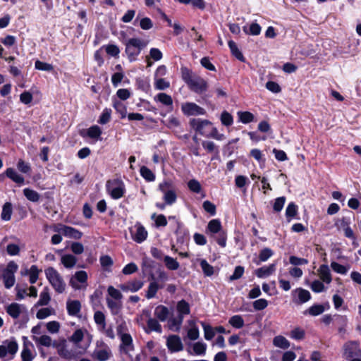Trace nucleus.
<instances>
[{"label":"nucleus","mask_w":361,"mask_h":361,"mask_svg":"<svg viewBox=\"0 0 361 361\" xmlns=\"http://www.w3.org/2000/svg\"><path fill=\"white\" fill-rule=\"evenodd\" d=\"M45 275L55 291L58 293H63L66 290V283L63 277L54 267H48L45 269Z\"/></svg>","instance_id":"obj_1"},{"label":"nucleus","mask_w":361,"mask_h":361,"mask_svg":"<svg viewBox=\"0 0 361 361\" xmlns=\"http://www.w3.org/2000/svg\"><path fill=\"white\" fill-rule=\"evenodd\" d=\"M147 42L139 38H130L126 43V53L130 61L135 60Z\"/></svg>","instance_id":"obj_2"},{"label":"nucleus","mask_w":361,"mask_h":361,"mask_svg":"<svg viewBox=\"0 0 361 361\" xmlns=\"http://www.w3.org/2000/svg\"><path fill=\"white\" fill-rule=\"evenodd\" d=\"M87 274L85 271H78L70 279V285L75 290L86 288L87 286Z\"/></svg>","instance_id":"obj_3"},{"label":"nucleus","mask_w":361,"mask_h":361,"mask_svg":"<svg viewBox=\"0 0 361 361\" xmlns=\"http://www.w3.org/2000/svg\"><path fill=\"white\" fill-rule=\"evenodd\" d=\"M343 355L346 360L361 356L360 343L357 341H348L343 345Z\"/></svg>","instance_id":"obj_4"},{"label":"nucleus","mask_w":361,"mask_h":361,"mask_svg":"<svg viewBox=\"0 0 361 361\" xmlns=\"http://www.w3.org/2000/svg\"><path fill=\"white\" fill-rule=\"evenodd\" d=\"M181 110L183 114L188 116L204 115L206 114L204 109L194 102H185L182 104Z\"/></svg>","instance_id":"obj_5"},{"label":"nucleus","mask_w":361,"mask_h":361,"mask_svg":"<svg viewBox=\"0 0 361 361\" xmlns=\"http://www.w3.org/2000/svg\"><path fill=\"white\" fill-rule=\"evenodd\" d=\"M120 353L131 357L130 353L135 350L133 340L131 335H122V337L120 338Z\"/></svg>","instance_id":"obj_6"},{"label":"nucleus","mask_w":361,"mask_h":361,"mask_svg":"<svg viewBox=\"0 0 361 361\" xmlns=\"http://www.w3.org/2000/svg\"><path fill=\"white\" fill-rule=\"evenodd\" d=\"M292 295L293 302L297 305L305 303L311 299L310 293L302 288H298L293 290Z\"/></svg>","instance_id":"obj_7"},{"label":"nucleus","mask_w":361,"mask_h":361,"mask_svg":"<svg viewBox=\"0 0 361 361\" xmlns=\"http://www.w3.org/2000/svg\"><path fill=\"white\" fill-rule=\"evenodd\" d=\"M18 349V345L15 339L6 340L0 345V357H4L7 353L15 355Z\"/></svg>","instance_id":"obj_8"},{"label":"nucleus","mask_w":361,"mask_h":361,"mask_svg":"<svg viewBox=\"0 0 361 361\" xmlns=\"http://www.w3.org/2000/svg\"><path fill=\"white\" fill-rule=\"evenodd\" d=\"M188 85L192 91L197 94L204 92L208 87L207 81L197 75L195 76Z\"/></svg>","instance_id":"obj_9"},{"label":"nucleus","mask_w":361,"mask_h":361,"mask_svg":"<svg viewBox=\"0 0 361 361\" xmlns=\"http://www.w3.org/2000/svg\"><path fill=\"white\" fill-rule=\"evenodd\" d=\"M166 345L171 353L179 352L183 349V345L179 336L171 335L167 338Z\"/></svg>","instance_id":"obj_10"},{"label":"nucleus","mask_w":361,"mask_h":361,"mask_svg":"<svg viewBox=\"0 0 361 361\" xmlns=\"http://www.w3.org/2000/svg\"><path fill=\"white\" fill-rule=\"evenodd\" d=\"M190 126L200 135L207 137L205 128L207 126L212 125V123L208 120H202L200 118H192L190 121Z\"/></svg>","instance_id":"obj_11"},{"label":"nucleus","mask_w":361,"mask_h":361,"mask_svg":"<svg viewBox=\"0 0 361 361\" xmlns=\"http://www.w3.org/2000/svg\"><path fill=\"white\" fill-rule=\"evenodd\" d=\"M55 231L62 233L63 235L68 238H73L75 240L80 239L82 233L80 231L66 225H60L58 229H55Z\"/></svg>","instance_id":"obj_12"},{"label":"nucleus","mask_w":361,"mask_h":361,"mask_svg":"<svg viewBox=\"0 0 361 361\" xmlns=\"http://www.w3.org/2000/svg\"><path fill=\"white\" fill-rule=\"evenodd\" d=\"M144 282L140 280L134 279L129 281L120 286V288L124 292H137L142 288Z\"/></svg>","instance_id":"obj_13"},{"label":"nucleus","mask_w":361,"mask_h":361,"mask_svg":"<svg viewBox=\"0 0 361 361\" xmlns=\"http://www.w3.org/2000/svg\"><path fill=\"white\" fill-rule=\"evenodd\" d=\"M92 356L99 361H106L112 356V353L110 348L105 345L103 348L95 349Z\"/></svg>","instance_id":"obj_14"},{"label":"nucleus","mask_w":361,"mask_h":361,"mask_svg":"<svg viewBox=\"0 0 361 361\" xmlns=\"http://www.w3.org/2000/svg\"><path fill=\"white\" fill-rule=\"evenodd\" d=\"M136 229L135 233H132L133 239L137 243H142L147 237V231L145 230V227L137 224L135 226Z\"/></svg>","instance_id":"obj_15"},{"label":"nucleus","mask_w":361,"mask_h":361,"mask_svg":"<svg viewBox=\"0 0 361 361\" xmlns=\"http://www.w3.org/2000/svg\"><path fill=\"white\" fill-rule=\"evenodd\" d=\"M53 347L57 349L58 353L61 357L65 359H71L72 357L73 354L71 351L67 348L65 340L59 343L54 341L53 343Z\"/></svg>","instance_id":"obj_16"},{"label":"nucleus","mask_w":361,"mask_h":361,"mask_svg":"<svg viewBox=\"0 0 361 361\" xmlns=\"http://www.w3.org/2000/svg\"><path fill=\"white\" fill-rule=\"evenodd\" d=\"M146 314L149 317L147 322V329H145L146 333L149 334L151 331H156L161 334L162 329L159 322L156 319L150 317L149 312H147Z\"/></svg>","instance_id":"obj_17"},{"label":"nucleus","mask_w":361,"mask_h":361,"mask_svg":"<svg viewBox=\"0 0 361 361\" xmlns=\"http://www.w3.org/2000/svg\"><path fill=\"white\" fill-rule=\"evenodd\" d=\"M318 274L320 278V279L327 284H329L331 281V274L329 269V267L326 264H322L319 267L318 269Z\"/></svg>","instance_id":"obj_18"},{"label":"nucleus","mask_w":361,"mask_h":361,"mask_svg":"<svg viewBox=\"0 0 361 361\" xmlns=\"http://www.w3.org/2000/svg\"><path fill=\"white\" fill-rule=\"evenodd\" d=\"M66 308L69 315L77 316L80 312V302L79 300H68Z\"/></svg>","instance_id":"obj_19"},{"label":"nucleus","mask_w":361,"mask_h":361,"mask_svg":"<svg viewBox=\"0 0 361 361\" xmlns=\"http://www.w3.org/2000/svg\"><path fill=\"white\" fill-rule=\"evenodd\" d=\"M276 270L275 264H271L269 266H264L257 269L255 271V274L259 278H265L271 275Z\"/></svg>","instance_id":"obj_20"},{"label":"nucleus","mask_w":361,"mask_h":361,"mask_svg":"<svg viewBox=\"0 0 361 361\" xmlns=\"http://www.w3.org/2000/svg\"><path fill=\"white\" fill-rule=\"evenodd\" d=\"M169 314V309L164 305H158L154 310V316L161 322H165Z\"/></svg>","instance_id":"obj_21"},{"label":"nucleus","mask_w":361,"mask_h":361,"mask_svg":"<svg viewBox=\"0 0 361 361\" xmlns=\"http://www.w3.org/2000/svg\"><path fill=\"white\" fill-rule=\"evenodd\" d=\"M21 308V305L13 302L6 307V312L13 319H17L22 312Z\"/></svg>","instance_id":"obj_22"},{"label":"nucleus","mask_w":361,"mask_h":361,"mask_svg":"<svg viewBox=\"0 0 361 361\" xmlns=\"http://www.w3.org/2000/svg\"><path fill=\"white\" fill-rule=\"evenodd\" d=\"M107 188L110 193V195L113 199H119L122 197L124 195L125 188L123 184H119L118 185L112 188L110 186L107 185Z\"/></svg>","instance_id":"obj_23"},{"label":"nucleus","mask_w":361,"mask_h":361,"mask_svg":"<svg viewBox=\"0 0 361 361\" xmlns=\"http://www.w3.org/2000/svg\"><path fill=\"white\" fill-rule=\"evenodd\" d=\"M176 309L178 312V317H182L183 319L185 315L189 314L190 312V305L185 300L178 302Z\"/></svg>","instance_id":"obj_24"},{"label":"nucleus","mask_w":361,"mask_h":361,"mask_svg":"<svg viewBox=\"0 0 361 361\" xmlns=\"http://www.w3.org/2000/svg\"><path fill=\"white\" fill-rule=\"evenodd\" d=\"M188 324L190 328L188 330V337L190 340L195 341L199 338L200 333L194 320H189Z\"/></svg>","instance_id":"obj_25"},{"label":"nucleus","mask_w":361,"mask_h":361,"mask_svg":"<svg viewBox=\"0 0 361 361\" xmlns=\"http://www.w3.org/2000/svg\"><path fill=\"white\" fill-rule=\"evenodd\" d=\"M106 303H107L108 307L111 310V314L114 315L118 314L122 307V304H121V300H116L107 298Z\"/></svg>","instance_id":"obj_26"},{"label":"nucleus","mask_w":361,"mask_h":361,"mask_svg":"<svg viewBox=\"0 0 361 361\" xmlns=\"http://www.w3.org/2000/svg\"><path fill=\"white\" fill-rule=\"evenodd\" d=\"M154 100L172 108L173 99L170 95L166 93H159L154 97Z\"/></svg>","instance_id":"obj_27"},{"label":"nucleus","mask_w":361,"mask_h":361,"mask_svg":"<svg viewBox=\"0 0 361 361\" xmlns=\"http://www.w3.org/2000/svg\"><path fill=\"white\" fill-rule=\"evenodd\" d=\"M7 177L11 178L13 181L18 184H23L24 183V178L18 174L13 169L8 168L6 171Z\"/></svg>","instance_id":"obj_28"},{"label":"nucleus","mask_w":361,"mask_h":361,"mask_svg":"<svg viewBox=\"0 0 361 361\" xmlns=\"http://www.w3.org/2000/svg\"><path fill=\"white\" fill-rule=\"evenodd\" d=\"M76 262V257L72 255H65L61 257V263L66 268H73Z\"/></svg>","instance_id":"obj_29"},{"label":"nucleus","mask_w":361,"mask_h":361,"mask_svg":"<svg viewBox=\"0 0 361 361\" xmlns=\"http://www.w3.org/2000/svg\"><path fill=\"white\" fill-rule=\"evenodd\" d=\"M207 230L212 233H220L221 231V224L219 219L211 220L207 225Z\"/></svg>","instance_id":"obj_30"},{"label":"nucleus","mask_w":361,"mask_h":361,"mask_svg":"<svg viewBox=\"0 0 361 361\" xmlns=\"http://www.w3.org/2000/svg\"><path fill=\"white\" fill-rule=\"evenodd\" d=\"M23 194L28 200L32 202H37L40 199V195L37 191L30 188H25Z\"/></svg>","instance_id":"obj_31"},{"label":"nucleus","mask_w":361,"mask_h":361,"mask_svg":"<svg viewBox=\"0 0 361 361\" xmlns=\"http://www.w3.org/2000/svg\"><path fill=\"white\" fill-rule=\"evenodd\" d=\"M1 277L6 288L9 289L14 286L16 282L15 275L3 272Z\"/></svg>","instance_id":"obj_32"},{"label":"nucleus","mask_w":361,"mask_h":361,"mask_svg":"<svg viewBox=\"0 0 361 361\" xmlns=\"http://www.w3.org/2000/svg\"><path fill=\"white\" fill-rule=\"evenodd\" d=\"M164 262L166 268L169 270H177L180 267L178 262L170 256H164Z\"/></svg>","instance_id":"obj_33"},{"label":"nucleus","mask_w":361,"mask_h":361,"mask_svg":"<svg viewBox=\"0 0 361 361\" xmlns=\"http://www.w3.org/2000/svg\"><path fill=\"white\" fill-rule=\"evenodd\" d=\"M163 286H159L157 282H151L148 286V289L146 293V298L151 299L155 297L157 290L159 288H162Z\"/></svg>","instance_id":"obj_34"},{"label":"nucleus","mask_w":361,"mask_h":361,"mask_svg":"<svg viewBox=\"0 0 361 361\" xmlns=\"http://www.w3.org/2000/svg\"><path fill=\"white\" fill-rule=\"evenodd\" d=\"M324 312V307L322 305H314L304 312L311 316H318Z\"/></svg>","instance_id":"obj_35"},{"label":"nucleus","mask_w":361,"mask_h":361,"mask_svg":"<svg viewBox=\"0 0 361 361\" xmlns=\"http://www.w3.org/2000/svg\"><path fill=\"white\" fill-rule=\"evenodd\" d=\"M33 340L37 343H38L41 345H43V346H46V347H49L51 345L53 346V343H54V342H52L51 338L47 335H42L40 337L34 336Z\"/></svg>","instance_id":"obj_36"},{"label":"nucleus","mask_w":361,"mask_h":361,"mask_svg":"<svg viewBox=\"0 0 361 361\" xmlns=\"http://www.w3.org/2000/svg\"><path fill=\"white\" fill-rule=\"evenodd\" d=\"M228 44L232 54L240 61H244L245 58L236 44L232 40L229 41Z\"/></svg>","instance_id":"obj_37"},{"label":"nucleus","mask_w":361,"mask_h":361,"mask_svg":"<svg viewBox=\"0 0 361 361\" xmlns=\"http://www.w3.org/2000/svg\"><path fill=\"white\" fill-rule=\"evenodd\" d=\"M273 343L275 346L286 349L290 346L289 341L282 336H277L274 338Z\"/></svg>","instance_id":"obj_38"},{"label":"nucleus","mask_w":361,"mask_h":361,"mask_svg":"<svg viewBox=\"0 0 361 361\" xmlns=\"http://www.w3.org/2000/svg\"><path fill=\"white\" fill-rule=\"evenodd\" d=\"M94 319L95 323L100 326V330H104L106 327V319L105 315L100 311H97L94 314Z\"/></svg>","instance_id":"obj_39"},{"label":"nucleus","mask_w":361,"mask_h":361,"mask_svg":"<svg viewBox=\"0 0 361 361\" xmlns=\"http://www.w3.org/2000/svg\"><path fill=\"white\" fill-rule=\"evenodd\" d=\"M12 214V204L10 202H6L2 209L1 219L4 221H9Z\"/></svg>","instance_id":"obj_40"},{"label":"nucleus","mask_w":361,"mask_h":361,"mask_svg":"<svg viewBox=\"0 0 361 361\" xmlns=\"http://www.w3.org/2000/svg\"><path fill=\"white\" fill-rule=\"evenodd\" d=\"M228 323L234 328L240 329L244 326V320L240 315H234L229 319Z\"/></svg>","instance_id":"obj_41"},{"label":"nucleus","mask_w":361,"mask_h":361,"mask_svg":"<svg viewBox=\"0 0 361 361\" xmlns=\"http://www.w3.org/2000/svg\"><path fill=\"white\" fill-rule=\"evenodd\" d=\"M163 194V198L166 204L171 205L176 201L177 195L173 189Z\"/></svg>","instance_id":"obj_42"},{"label":"nucleus","mask_w":361,"mask_h":361,"mask_svg":"<svg viewBox=\"0 0 361 361\" xmlns=\"http://www.w3.org/2000/svg\"><path fill=\"white\" fill-rule=\"evenodd\" d=\"M201 324L204 329L205 339L207 341L212 340L215 336L214 329L210 325L206 324L204 322H201Z\"/></svg>","instance_id":"obj_43"},{"label":"nucleus","mask_w":361,"mask_h":361,"mask_svg":"<svg viewBox=\"0 0 361 361\" xmlns=\"http://www.w3.org/2000/svg\"><path fill=\"white\" fill-rule=\"evenodd\" d=\"M39 270L36 265H32L30 270H27L26 273L30 275V282L32 284L36 283L38 279Z\"/></svg>","instance_id":"obj_44"},{"label":"nucleus","mask_w":361,"mask_h":361,"mask_svg":"<svg viewBox=\"0 0 361 361\" xmlns=\"http://www.w3.org/2000/svg\"><path fill=\"white\" fill-rule=\"evenodd\" d=\"M50 295L48 291V288H45L40 293L39 300L37 302V305L44 306L47 305L50 301Z\"/></svg>","instance_id":"obj_45"},{"label":"nucleus","mask_w":361,"mask_h":361,"mask_svg":"<svg viewBox=\"0 0 361 361\" xmlns=\"http://www.w3.org/2000/svg\"><path fill=\"white\" fill-rule=\"evenodd\" d=\"M238 115L239 120L243 123H249L254 120V115L249 111H239Z\"/></svg>","instance_id":"obj_46"},{"label":"nucleus","mask_w":361,"mask_h":361,"mask_svg":"<svg viewBox=\"0 0 361 361\" xmlns=\"http://www.w3.org/2000/svg\"><path fill=\"white\" fill-rule=\"evenodd\" d=\"M140 174L147 181H153L155 179L154 174L147 166H143L140 168Z\"/></svg>","instance_id":"obj_47"},{"label":"nucleus","mask_w":361,"mask_h":361,"mask_svg":"<svg viewBox=\"0 0 361 361\" xmlns=\"http://www.w3.org/2000/svg\"><path fill=\"white\" fill-rule=\"evenodd\" d=\"M305 331L300 327L293 329L290 333V338L294 340H302L305 338Z\"/></svg>","instance_id":"obj_48"},{"label":"nucleus","mask_w":361,"mask_h":361,"mask_svg":"<svg viewBox=\"0 0 361 361\" xmlns=\"http://www.w3.org/2000/svg\"><path fill=\"white\" fill-rule=\"evenodd\" d=\"M114 107L116 111L120 114L121 118H126L127 114V109L126 106L122 102L119 101H115L114 102Z\"/></svg>","instance_id":"obj_49"},{"label":"nucleus","mask_w":361,"mask_h":361,"mask_svg":"<svg viewBox=\"0 0 361 361\" xmlns=\"http://www.w3.org/2000/svg\"><path fill=\"white\" fill-rule=\"evenodd\" d=\"M102 134V130L98 126H93L87 130V135L91 138L98 139Z\"/></svg>","instance_id":"obj_50"},{"label":"nucleus","mask_w":361,"mask_h":361,"mask_svg":"<svg viewBox=\"0 0 361 361\" xmlns=\"http://www.w3.org/2000/svg\"><path fill=\"white\" fill-rule=\"evenodd\" d=\"M201 268L206 276H210L214 274V268L205 259L200 262Z\"/></svg>","instance_id":"obj_51"},{"label":"nucleus","mask_w":361,"mask_h":361,"mask_svg":"<svg viewBox=\"0 0 361 361\" xmlns=\"http://www.w3.org/2000/svg\"><path fill=\"white\" fill-rule=\"evenodd\" d=\"M221 121L223 125L230 126L233 122V116L226 111L222 112L221 115Z\"/></svg>","instance_id":"obj_52"},{"label":"nucleus","mask_w":361,"mask_h":361,"mask_svg":"<svg viewBox=\"0 0 361 361\" xmlns=\"http://www.w3.org/2000/svg\"><path fill=\"white\" fill-rule=\"evenodd\" d=\"M111 110L110 109H104L99 117L98 122L102 125L107 123L111 119Z\"/></svg>","instance_id":"obj_53"},{"label":"nucleus","mask_w":361,"mask_h":361,"mask_svg":"<svg viewBox=\"0 0 361 361\" xmlns=\"http://www.w3.org/2000/svg\"><path fill=\"white\" fill-rule=\"evenodd\" d=\"M181 73L182 78L187 85H188L195 76L192 75V73L188 68L185 67L181 68Z\"/></svg>","instance_id":"obj_54"},{"label":"nucleus","mask_w":361,"mask_h":361,"mask_svg":"<svg viewBox=\"0 0 361 361\" xmlns=\"http://www.w3.org/2000/svg\"><path fill=\"white\" fill-rule=\"evenodd\" d=\"M273 251L268 247L262 249L259 255V259L260 262H266L273 255Z\"/></svg>","instance_id":"obj_55"},{"label":"nucleus","mask_w":361,"mask_h":361,"mask_svg":"<svg viewBox=\"0 0 361 361\" xmlns=\"http://www.w3.org/2000/svg\"><path fill=\"white\" fill-rule=\"evenodd\" d=\"M170 86V82L164 78H159L155 80L154 87L157 90H163Z\"/></svg>","instance_id":"obj_56"},{"label":"nucleus","mask_w":361,"mask_h":361,"mask_svg":"<svg viewBox=\"0 0 361 361\" xmlns=\"http://www.w3.org/2000/svg\"><path fill=\"white\" fill-rule=\"evenodd\" d=\"M35 67L37 70L45 71H51L54 69V67L51 64L47 63L45 62H42L40 61H37L35 62Z\"/></svg>","instance_id":"obj_57"},{"label":"nucleus","mask_w":361,"mask_h":361,"mask_svg":"<svg viewBox=\"0 0 361 361\" xmlns=\"http://www.w3.org/2000/svg\"><path fill=\"white\" fill-rule=\"evenodd\" d=\"M207 345L202 342H197L193 345V350L196 355H204Z\"/></svg>","instance_id":"obj_58"},{"label":"nucleus","mask_w":361,"mask_h":361,"mask_svg":"<svg viewBox=\"0 0 361 361\" xmlns=\"http://www.w3.org/2000/svg\"><path fill=\"white\" fill-rule=\"evenodd\" d=\"M107 291H108V294L114 300H121V298H123L121 293L118 290L115 288L114 286H109Z\"/></svg>","instance_id":"obj_59"},{"label":"nucleus","mask_w":361,"mask_h":361,"mask_svg":"<svg viewBox=\"0 0 361 361\" xmlns=\"http://www.w3.org/2000/svg\"><path fill=\"white\" fill-rule=\"evenodd\" d=\"M310 288H311L312 290L315 293H321V292H323L324 290H325V286H324V283L321 281H319V280H314L312 283Z\"/></svg>","instance_id":"obj_60"},{"label":"nucleus","mask_w":361,"mask_h":361,"mask_svg":"<svg viewBox=\"0 0 361 361\" xmlns=\"http://www.w3.org/2000/svg\"><path fill=\"white\" fill-rule=\"evenodd\" d=\"M298 212V207L297 205L293 203L290 202L288 204L286 209V215L287 217H294L297 214Z\"/></svg>","instance_id":"obj_61"},{"label":"nucleus","mask_w":361,"mask_h":361,"mask_svg":"<svg viewBox=\"0 0 361 361\" xmlns=\"http://www.w3.org/2000/svg\"><path fill=\"white\" fill-rule=\"evenodd\" d=\"M331 267L335 272L338 274H345L348 271V269L345 266L336 262H332L331 263Z\"/></svg>","instance_id":"obj_62"},{"label":"nucleus","mask_w":361,"mask_h":361,"mask_svg":"<svg viewBox=\"0 0 361 361\" xmlns=\"http://www.w3.org/2000/svg\"><path fill=\"white\" fill-rule=\"evenodd\" d=\"M189 189L196 193H199L201 191L202 187L199 181L195 179H192L188 183Z\"/></svg>","instance_id":"obj_63"},{"label":"nucleus","mask_w":361,"mask_h":361,"mask_svg":"<svg viewBox=\"0 0 361 361\" xmlns=\"http://www.w3.org/2000/svg\"><path fill=\"white\" fill-rule=\"evenodd\" d=\"M286 202V197H280L275 200L273 209L275 212H279L282 210L284 204Z\"/></svg>","instance_id":"obj_64"}]
</instances>
